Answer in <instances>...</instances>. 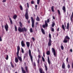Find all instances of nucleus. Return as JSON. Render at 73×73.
I'll use <instances>...</instances> for the list:
<instances>
[{
    "label": "nucleus",
    "instance_id": "obj_1",
    "mask_svg": "<svg viewBox=\"0 0 73 73\" xmlns=\"http://www.w3.org/2000/svg\"><path fill=\"white\" fill-rule=\"evenodd\" d=\"M19 24L20 25V27H19L18 28V30L19 32L22 33V32H24V31H25V32L27 31V29L25 28V27H24L23 28H22V29H21V27H23V25L21 22H19Z\"/></svg>",
    "mask_w": 73,
    "mask_h": 73
},
{
    "label": "nucleus",
    "instance_id": "obj_2",
    "mask_svg": "<svg viewBox=\"0 0 73 73\" xmlns=\"http://www.w3.org/2000/svg\"><path fill=\"white\" fill-rule=\"evenodd\" d=\"M20 49V48L19 46H18L17 47V58H18V59L20 60V62H22V57H21V56H19V54Z\"/></svg>",
    "mask_w": 73,
    "mask_h": 73
},
{
    "label": "nucleus",
    "instance_id": "obj_3",
    "mask_svg": "<svg viewBox=\"0 0 73 73\" xmlns=\"http://www.w3.org/2000/svg\"><path fill=\"white\" fill-rule=\"evenodd\" d=\"M70 39V38L67 35L64 38V39L63 42L64 43H67L69 41Z\"/></svg>",
    "mask_w": 73,
    "mask_h": 73
},
{
    "label": "nucleus",
    "instance_id": "obj_4",
    "mask_svg": "<svg viewBox=\"0 0 73 73\" xmlns=\"http://www.w3.org/2000/svg\"><path fill=\"white\" fill-rule=\"evenodd\" d=\"M29 56L30 57V58L31 59V61L32 64H33V57L32 56V55L31 54V51L30 49H29Z\"/></svg>",
    "mask_w": 73,
    "mask_h": 73
},
{
    "label": "nucleus",
    "instance_id": "obj_5",
    "mask_svg": "<svg viewBox=\"0 0 73 73\" xmlns=\"http://www.w3.org/2000/svg\"><path fill=\"white\" fill-rule=\"evenodd\" d=\"M25 17L26 18V19L28 20L29 19V16L28 15V10L27 9H26V11L25 15Z\"/></svg>",
    "mask_w": 73,
    "mask_h": 73
},
{
    "label": "nucleus",
    "instance_id": "obj_6",
    "mask_svg": "<svg viewBox=\"0 0 73 73\" xmlns=\"http://www.w3.org/2000/svg\"><path fill=\"white\" fill-rule=\"evenodd\" d=\"M31 22L32 23V27L33 28H34V24H35V21L33 17H31Z\"/></svg>",
    "mask_w": 73,
    "mask_h": 73
},
{
    "label": "nucleus",
    "instance_id": "obj_7",
    "mask_svg": "<svg viewBox=\"0 0 73 73\" xmlns=\"http://www.w3.org/2000/svg\"><path fill=\"white\" fill-rule=\"evenodd\" d=\"M52 51L53 53V54L54 57L57 56V55H56V52L55 49L54 48H52Z\"/></svg>",
    "mask_w": 73,
    "mask_h": 73
},
{
    "label": "nucleus",
    "instance_id": "obj_8",
    "mask_svg": "<svg viewBox=\"0 0 73 73\" xmlns=\"http://www.w3.org/2000/svg\"><path fill=\"white\" fill-rule=\"evenodd\" d=\"M52 40L50 39H49L48 42V45L49 47L50 46L52 45Z\"/></svg>",
    "mask_w": 73,
    "mask_h": 73
},
{
    "label": "nucleus",
    "instance_id": "obj_9",
    "mask_svg": "<svg viewBox=\"0 0 73 73\" xmlns=\"http://www.w3.org/2000/svg\"><path fill=\"white\" fill-rule=\"evenodd\" d=\"M8 28L9 27L7 23L6 24V25H5V29L6 31H8Z\"/></svg>",
    "mask_w": 73,
    "mask_h": 73
},
{
    "label": "nucleus",
    "instance_id": "obj_10",
    "mask_svg": "<svg viewBox=\"0 0 73 73\" xmlns=\"http://www.w3.org/2000/svg\"><path fill=\"white\" fill-rule=\"evenodd\" d=\"M41 58V56L40 55H38V60H37V62L38 64H39L40 62V58Z\"/></svg>",
    "mask_w": 73,
    "mask_h": 73
},
{
    "label": "nucleus",
    "instance_id": "obj_11",
    "mask_svg": "<svg viewBox=\"0 0 73 73\" xmlns=\"http://www.w3.org/2000/svg\"><path fill=\"white\" fill-rule=\"evenodd\" d=\"M21 46H22V47H25V43L24 42V41L23 40H22L21 42Z\"/></svg>",
    "mask_w": 73,
    "mask_h": 73
},
{
    "label": "nucleus",
    "instance_id": "obj_12",
    "mask_svg": "<svg viewBox=\"0 0 73 73\" xmlns=\"http://www.w3.org/2000/svg\"><path fill=\"white\" fill-rule=\"evenodd\" d=\"M62 9L63 10V12L64 13H65L66 12V9L65 6H63L62 7Z\"/></svg>",
    "mask_w": 73,
    "mask_h": 73
},
{
    "label": "nucleus",
    "instance_id": "obj_13",
    "mask_svg": "<svg viewBox=\"0 0 73 73\" xmlns=\"http://www.w3.org/2000/svg\"><path fill=\"white\" fill-rule=\"evenodd\" d=\"M21 69L23 73H26V72L24 70V68L23 67H21Z\"/></svg>",
    "mask_w": 73,
    "mask_h": 73
},
{
    "label": "nucleus",
    "instance_id": "obj_14",
    "mask_svg": "<svg viewBox=\"0 0 73 73\" xmlns=\"http://www.w3.org/2000/svg\"><path fill=\"white\" fill-rule=\"evenodd\" d=\"M62 68L63 69L65 68V65L64 62H63L62 65Z\"/></svg>",
    "mask_w": 73,
    "mask_h": 73
},
{
    "label": "nucleus",
    "instance_id": "obj_15",
    "mask_svg": "<svg viewBox=\"0 0 73 73\" xmlns=\"http://www.w3.org/2000/svg\"><path fill=\"white\" fill-rule=\"evenodd\" d=\"M27 47H29L30 46V43L29 42H27L26 43Z\"/></svg>",
    "mask_w": 73,
    "mask_h": 73
},
{
    "label": "nucleus",
    "instance_id": "obj_16",
    "mask_svg": "<svg viewBox=\"0 0 73 73\" xmlns=\"http://www.w3.org/2000/svg\"><path fill=\"white\" fill-rule=\"evenodd\" d=\"M39 70L40 73H45L44 72H43L42 70V68H39Z\"/></svg>",
    "mask_w": 73,
    "mask_h": 73
},
{
    "label": "nucleus",
    "instance_id": "obj_17",
    "mask_svg": "<svg viewBox=\"0 0 73 73\" xmlns=\"http://www.w3.org/2000/svg\"><path fill=\"white\" fill-rule=\"evenodd\" d=\"M25 69L26 70V71L27 73H28L29 72V71L28 70V67L27 66H25Z\"/></svg>",
    "mask_w": 73,
    "mask_h": 73
},
{
    "label": "nucleus",
    "instance_id": "obj_18",
    "mask_svg": "<svg viewBox=\"0 0 73 73\" xmlns=\"http://www.w3.org/2000/svg\"><path fill=\"white\" fill-rule=\"evenodd\" d=\"M41 30L42 33L43 34H45V33L43 29H41Z\"/></svg>",
    "mask_w": 73,
    "mask_h": 73
},
{
    "label": "nucleus",
    "instance_id": "obj_19",
    "mask_svg": "<svg viewBox=\"0 0 73 73\" xmlns=\"http://www.w3.org/2000/svg\"><path fill=\"white\" fill-rule=\"evenodd\" d=\"M48 64L50 65V59L49 56H48Z\"/></svg>",
    "mask_w": 73,
    "mask_h": 73
},
{
    "label": "nucleus",
    "instance_id": "obj_20",
    "mask_svg": "<svg viewBox=\"0 0 73 73\" xmlns=\"http://www.w3.org/2000/svg\"><path fill=\"white\" fill-rule=\"evenodd\" d=\"M18 61L19 60L17 58V57L15 58V61L16 62V63H17V62H18Z\"/></svg>",
    "mask_w": 73,
    "mask_h": 73
},
{
    "label": "nucleus",
    "instance_id": "obj_21",
    "mask_svg": "<svg viewBox=\"0 0 73 73\" xmlns=\"http://www.w3.org/2000/svg\"><path fill=\"white\" fill-rule=\"evenodd\" d=\"M45 27H47L48 26V24L47 23V21H45Z\"/></svg>",
    "mask_w": 73,
    "mask_h": 73
},
{
    "label": "nucleus",
    "instance_id": "obj_22",
    "mask_svg": "<svg viewBox=\"0 0 73 73\" xmlns=\"http://www.w3.org/2000/svg\"><path fill=\"white\" fill-rule=\"evenodd\" d=\"M69 22H68V23L67 24V26L66 27V29H69Z\"/></svg>",
    "mask_w": 73,
    "mask_h": 73
},
{
    "label": "nucleus",
    "instance_id": "obj_23",
    "mask_svg": "<svg viewBox=\"0 0 73 73\" xmlns=\"http://www.w3.org/2000/svg\"><path fill=\"white\" fill-rule=\"evenodd\" d=\"M52 27H53L55 26V23L54 22H52Z\"/></svg>",
    "mask_w": 73,
    "mask_h": 73
},
{
    "label": "nucleus",
    "instance_id": "obj_24",
    "mask_svg": "<svg viewBox=\"0 0 73 73\" xmlns=\"http://www.w3.org/2000/svg\"><path fill=\"white\" fill-rule=\"evenodd\" d=\"M17 17V15H14L13 17V18L14 19H16Z\"/></svg>",
    "mask_w": 73,
    "mask_h": 73
},
{
    "label": "nucleus",
    "instance_id": "obj_25",
    "mask_svg": "<svg viewBox=\"0 0 73 73\" xmlns=\"http://www.w3.org/2000/svg\"><path fill=\"white\" fill-rule=\"evenodd\" d=\"M44 67H45V68L46 70V71H47L48 70V67L46 66V64H44Z\"/></svg>",
    "mask_w": 73,
    "mask_h": 73
},
{
    "label": "nucleus",
    "instance_id": "obj_26",
    "mask_svg": "<svg viewBox=\"0 0 73 73\" xmlns=\"http://www.w3.org/2000/svg\"><path fill=\"white\" fill-rule=\"evenodd\" d=\"M9 19L10 20V23H11V24H13V21H12V19H11V18H9Z\"/></svg>",
    "mask_w": 73,
    "mask_h": 73
},
{
    "label": "nucleus",
    "instance_id": "obj_27",
    "mask_svg": "<svg viewBox=\"0 0 73 73\" xmlns=\"http://www.w3.org/2000/svg\"><path fill=\"white\" fill-rule=\"evenodd\" d=\"M62 29L63 30H64V31H65V27H64V25H62Z\"/></svg>",
    "mask_w": 73,
    "mask_h": 73
},
{
    "label": "nucleus",
    "instance_id": "obj_28",
    "mask_svg": "<svg viewBox=\"0 0 73 73\" xmlns=\"http://www.w3.org/2000/svg\"><path fill=\"white\" fill-rule=\"evenodd\" d=\"M46 54L48 55H50V51H47L46 52Z\"/></svg>",
    "mask_w": 73,
    "mask_h": 73
},
{
    "label": "nucleus",
    "instance_id": "obj_29",
    "mask_svg": "<svg viewBox=\"0 0 73 73\" xmlns=\"http://www.w3.org/2000/svg\"><path fill=\"white\" fill-rule=\"evenodd\" d=\"M42 60L43 62H45V59L44 58V57H43V56L42 57Z\"/></svg>",
    "mask_w": 73,
    "mask_h": 73
},
{
    "label": "nucleus",
    "instance_id": "obj_30",
    "mask_svg": "<svg viewBox=\"0 0 73 73\" xmlns=\"http://www.w3.org/2000/svg\"><path fill=\"white\" fill-rule=\"evenodd\" d=\"M51 10H52V11L54 12V6H52L51 7Z\"/></svg>",
    "mask_w": 73,
    "mask_h": 73
},
{
    "label": "nucleus",
    "instance_id": "obj_31",
    "mask_svg": "<svg viewBox=\"0 0 73 73\" xmlns=\"http://www.w3.org/2000/svg\"><path fill=\"white\" fill-rule=\"evenodd\" d=\"M57 11L59 15H61V13L60 10H58Z\"/></svg>",
    "mask_w": 73,
    "mask_h": 73
},
{
    "label": "nucleus",
    "instance_id": "obj_32",
    "mask_svg": "<svg viewBox=\"0 0 73 73\" xmlns=\"http://www.w3.org/2000/svg\"><path fill=\"white\" fill-rule=\"evenodd\" d=\"M36 20L37 21H39L40 19H39L38 17H37L36 18Z\"/></svg>",
    "mask_w": 73,
    "mask_h": 73
},
{
    "label": "nucleus",
    "instance_id": "obj_33",
    "mask_svg": "<svg viewBox=\"0 0 73 73\" xmlns=\"http://www.w3.org/2000/svg\"><path fill=\"white\" fill-rule=\"evenodd\" d=\"M15 31H17V26H16V25H15Z\"/></svg>",
    "mask_w": 73,
    "mask_h": 73
},
{
    "label": "nucleus",
    "instance_id": "obj_34",
    "mask_svg": "<svg viewBox=\"0 0 73 73\" xmlns=\"http://www.w3.org/2000/svg\"><path fill=\"white\" fill-rule=\"evenodd\" d=\"M40 0H37V4H40Z\"/></svg>",
    "mask_w": 73,
    "mask_h": 73
},
{
    "label": "nucleus",
    "instance_id": "obj_35",
    "mask_svg": "<svg viewBox=\"0 0 73 73\" xmlns=\"http://www.w3.org/2000/svg\"><path fill=\"white\" fill-rule=\"evenodd\" d=\"M19 7L21 10H23V7L21 5H20Z\"/></svg>",
    "mask_w": 73,
    "mask_h": 73
},
{
    "label": "nucleus",
    "instance_id": "obj_36",
    "mask_svg": "<svg viewBox=\"0 0 73 73\" xmlns=\"http://www.w3.org/2000/svg\"><path fill=\"white\" fill-rule=\"evenodd\" d=\"M51 31H52V32H54V29L52 27H51Z\"/></svg>",
    "mask_w": 73,
    "mask_h": 73
},
{
    "label": "nucleus",
    "instance_id": "obj_37",
    "mask_svg": "<svg viewBox=\"0 0 73 73\" xmlns=\"http://www.w3.org/2000/svg\"><path fill=\"white\" fill-rule=\"evenodd\" d=\"M62 46H61V49H62V50H63L64 49V47L63 46H62Z\"/></svg>",
    "mask_w": 73,
    "mask_h": 73
},
{
    "label": "nucleus",
    "instance_id": "obj_38",
    "mask_svg": "<svg viewBox=\"0 0 73 73\" xmlns=\"http://www.w3.org/2000/svg\"><path fill=\"white\" fill-rule=\"evenodd\" d=\"M30 31L31 33H33V30L32 28H31V29H30Z\"/></svg>",
    "mask_w": 73,
    "mask_h": 73
},
{
    "label": "nucleus",
    "instance_id": "obj_39",
    "mask_svg": "<svg viewBox=\"0 0 73 73\" xmlns=\"http://www.w3.org/2000/svg\"><path fill=\"white\" fill-rule=\"evenodd\" d=\"M28 56V54L26 53L25 56H24V59L25 58V57H26V56Z\"/></svg>",
    "mask_w": 73,
    "mask_h": 73
},
{
    "label": "nucleus",
    "instance_id": "obj_40",
    "mask_svg": "<svg viewBox=\"0 0 73 73\" xmlns=\"http://www.w3.org/2000/svg\"><path fill=\"white\" fill-rule=\"evenodd\" d=\"M49 39H51V35L50 33L49 34Z\"/></svg>",
    "mask_w": 73,
    "mask_h": 73
},
{
    "label": "nucleus",
    "instance_id": "obj_41",
    "mask_svg": "<svg viewBox=\"0 0 73 73\" xmlns=\"http://www.w3.org/2000/svg\"><path fill=\"white\" fill-rule=\"evenodd\" d=\"M8 58H9L8 55H7V56L6 58V60H8Z\"/></svg>",
    "mask_w": 73,
    "mask_h": 73
},
{
    "label": "nucleus",
    "instance_id": "obj_42",
    "mask_svg": "<svg viewBox=\"0 0 73 73\" xmlns=\"http://www.w3.org/2000/svg\"><path fill=\"white\" fill-rule=\"evenodd\" d=\"M70 66L69 64L68 65V68H70Z\"/></svg>",
    "mask_w": 73,
    "mask_h": 73
},
{
    "label": "nucleus",
    "instance_id": "obj_43",
    "mask_svg": "<svg viewBox=\"0 0 73 73\" xmlns=\"http://www.w3.org/2000/svg\"><path fill=\"white\" fill-rule=\"evenodd\" d=\"M21 50H22V52L23 53H24V51L23 50V48H21Z\"/></svg>",
    "mask_w": 73,
    "mask_h": 73
},
{
    "label": "nucleus",
    "instance_id": "obj_44",
    "mask_svg": "<svg viewBox=\"0 0 73 73\" xmlns=\"http://www.w3.org/2000/svg\"><path fill=\"white\" fill-rule=\"evenodd\" d=\"M42 27L43 28H45L46 27L45 24V25H42Z\"/></svg>",
    "mask_w": 73,
    "mask_h": 73
},
{
    "label": "nucleus",
    "instance_id": "obj_45",
    "mask_svg": "<svg viewBox=\"0 0 73 73\" xmlns=\"http://www.w3.org/2000/svg\"><path fill=\"white\" fill-rule=\"evenodd\" d=\"M68 59H68V58H66V61L67 63H68Z\"/></svg>",
    "mask_w": 73,
    "mask_h": 73
},
{
    "label": "nucleus",
    "instance_id": "obj_46",
    "mask_svg": "<svg viewBox=\"0 0 73 73\" xmlns=\"http://www.w3.org/2000/svg\"><path fill=\"white\" fill-rule=\"evenodd\" d=\"M33 64H34V66H36V63H35V62H33Z\"/></svg>",
    "mask_w": 73,
    "mask_h": 73
},
{
    "label": "nucleus",
    "instance_id": "obj_47",
    "mask_svg": "<svg viewBox=\"0 0 73 73\" xmlns=\"http://www.w3.org/2000/svg\"><path fill=\"white\" fill-rule=\"evenodd\" d=\"M27 5L28 7V8H29V3H27Z\"/></svg>",
    "mask_w": 73,
    "mask_h": 73
},
{
    "label": "nucleus",
    "instance_id": "obj_48",
    "mask_svg": "<svg viewBox=\"0 0 73 73\" xmlns=\"http://www.w3.org/2000/svg\"><path fill=\"white\" fill-rule=\"evenodd\" d=\"M50 22V19H48L47 20V22L48 23H49Z\"/></svg>",
    "mask_w": 73,
    "mask_h": 73
},
{
    "label": "nucleus",
    "instance_id": "obj_49",
    "mask_svg": "<svg viewBox=\"0 0 73 73\" xmlns=\"http://www.w3.org/2000/svg\"><path fill=\"white\" fill-rule=\"evenodd\" d=\"M31 4H34V1H33V0H32L31 2Z\"/></svg>",
    "mask_w": 73,
    "mask_h": 73
},
{
    "label": "nucleus",
    "instance_id": "obj_50",
    "mask_svg": "<svg viewBox=\"0 0 73 73\" xmlns=\"http://www.w3.org/2000/svg\"><path fill=\"white\" fill-rule=\"evenodd\" d=\"M32 39L33 40V41H34L35 40V39L34 37H33V38H32Z\"/></svg>",
    "mask_w": 73,
    "mask_h": 73
},
{
    "label": "nucleus",
    "instance_id": "obj_51",
    "mask_svg": "<svg viewBox=\"0 0 73 73\" xmlns=\"http://www.w3.org/2000/svg\"><path fill=\"white\" fill-rule=\"evenodd\" d=\"M72 16H71V17H70V20L71 21H72Z\"/></svg>",
    "mask_w": 73,
    "mask_h": 73
},
{
    "label": "nucleus",
    "instance_id": "obj_52",
    "mask_svg": "<svg viewBox=\"0 0 73 73\" xmlns=\"http://www.w3.org/2000/svg\"><path fill=\"white\" fill-rule=\"evenodd\" d=\"M37 7H38L37 5H35V7L36 9H37Z\"/></svg>",
    "mask_w": 73,
    "mask_h": 73
},
{
    "label": "nucleus",
    "instance_id": "obj_53",
    "mask_svg": "<svg viewBox=\"0 0 73 73\" xmlns=\"http://www.w3.org/2000/svg\"><path fill=\"white\" fill-rule=\"evenodd\" d=\"M72 68L73 69V62L72 63V65L71 66Z\"/></svg>",
    "mask_w": 73,
    "mask_h": 73
},
{
    "label": "nucleus",
    "instance_id": "obj_54",
    "mask_svg": "<svg viewBox=\"0 0 73 73\" xmlns=\"http://www.w3.org/2000/svg\"><path fill=\"white\" fill-rule=\"evenodd\" d=\"M64 25L65 27H66V22H64Z\"/></svg>",
    "mask_w": 73,
    "mask_h": 73
},
{
    "label": "nucleus",
    "instance_id": "obj_55",
    "mask_svg": "<svg viewBox=\"0 0 73 73\" xmlns=\"http://www.w3.org/2000/svg\"><path fill=\"white\" fill-rule=\"evenodd\" d=\"M0 41H2V39L1 38V36H0Z\"/></svg>",
    "mask_w": 73,
    "mask_h": 73
},
{
    "label": "nucleus",
    "instance_id": "obj_56",
    "mask_svg": "<svg viewBox=\"0 0 73 73\" xmlns=\"http://www.w3.org/2000/svg\"><path fill=\"white\" fill-rule=\"evenodd\" d=\"M43 56L44 57L45 56V52H44L43 53Z\"/></svg>",
    "mask_w": 73,
    "mask_h": 73
},
{
    "label": "nucleus",
    "instance_id": "obj_57",
    "mask_svg": "<svg viewBox=\"0 0 73 73\" xmlns=\"http://www.w3.org/2000/svg\"><path fill=\"white\" fill-rule=\"evenodd\" d=\"M37 27V25H35V29H36V28Z\"/></svg>",
    "mask_w": 73,
    "mask_h": 73
},
{
    "label": "nucleus",
    "instance_id": "obj_58",
    "mask_svg": "<svg viewBox=\"0 0 73 73\" xmlns=\"http://www.w3.org/2000/svg\"><path fill=\"white\" fill-rule=\"evenodd\" d=\"M11 67H13H13H14V66L13 65V64H12V63Z\"/></svg>",
    "mask_w": 73,
    "mask_h": 73
},
{
    "label": "nucleus",
    "instance_id": "obj_59",
    "mask_svg": "<svg viewBox=\"0 0 73 73\" xmlns=\"http://www.w3.org/2000/svg\"><path fill=\"white\" fill-rule=\"evenodd\" d=\"M28 23H30V20H29V21H28Z\"/></svg>",
    "mask_w": 73,
    "mask_h": 73
},
{
    "label": "nucleus",
    "instance_id": "obj_60",
    "mask_svg": "<svg viewBox=\"0 0 73 73\" xmlns=\"http://www.w3.org/2000/svg\"><path fill=\"white\" fill-rule=\"evenodd\" d=\"M70 51L71 52H72V49H71L70 50Z\"/></svg>",
    "mask_w": 73,
    "mask_h": 73
},
{
    "label": "nucleus",
    "instance_id": "obj_61",
    "mask_svg": "<svg viewBox=\"0 0 73 73\" xmlns=\"http://www.w3.org/2000/svg\"><path fill=\"white\" fill-rule=\"evenodd\" d=\"M6 0H3V2H5Z\"/></svg>",
    "mask_w": 73,
    "mask_h": 73
},
{
    "label": "nucleus",
    "instance_id": "obj_62",
    "mask_svg": "<svg viewBox=\"0 0 73 73\" xmlns=\"http://www.w3.org/2000/svg\"><path fill=\"white\" fill-rule=\"evenodd\" d=\"M59 28H58L57 30V31H59Z\"/></svg>",
    "mask_w": 73,
    "mask_h": 73
},
{
    "label": "nucleus",
    "instance_id": "obj_63",
    "mask_svg": "<svg viewBox=\"0 0 73 73\" xmlns=\"http://www.w3.org/2000/svg\"><path fill=\"white\" fill-rule=\"evenodd\" d=\"M53 19H55V17H53Z\"/></svg>",
    "mask_w": 73,
    "mask_h": 73
},
{
    "label": "nucleus",
    "instance_id": "obj_64",
    "mask_svg": "<svg viewBox=\"0 0 73 73\" xmlns=\"http://www.w3.org/2000/svg\"><path fill=\"white\" fill-rule=\"evenodd\" d=\"M24 64H25V66H26V62H25L24 63Z\"/></svg>",
    "mask_w": 73,
    "mask_h": 73
}]
</instances>
